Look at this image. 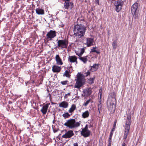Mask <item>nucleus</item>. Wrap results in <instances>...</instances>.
<instances>
[{"mask_svg":"<svg viewBox=\"0 0 146 146\" xmlns=\"http://www.w3.org/2000/svg\"><path fill=\"white\" fill-rule=\"evenodd\" d=\"M86 30V27L82 24H77L74 28V35L77 38H80L84 36Z\"/></svg>","mask_w":146,"mask_h":146,"instance_id":"1","label":"nucleus"},{"mask_svg":"<svg viewBox=\"0 0 146 146\" xmlns=\"http://www.w3.org/2000/svg\"><path fill=\"white\" fill-rule=\"evenodd\" d=\"M76 76L77 79L75 80L76 82L74 86V88L80 89L85 82V77L83 74L80 73H78Z\"/></svg>","mask_w":146,"mask_h":146,"instance_id":"2","label":"nucleus"},{"mask_svg":"<svg viewBox=\"0 0 146 146\" xmlns=\"http://www.w3.org/2000/svg\"><path fill=\"white\" fill-rule=\"evenodd\" d=\"M131 123V117L130 115H127L126 121L125 125L124 133L123 136V139H126L129 133Z\"/></svg>","mask_w":146,"mask_h":146,"instance_id":"3","label":"nucleus"},{"mask_svg":"<svg viewBox=\"0 0 146 146\" xmlns=\"http://www.w3.org/2000/svg\"><path fill=\"white\" fill-rule=\"evenodd\" d=\"M80 123L76 122L74 119H70L68 120L64 124V125L70 129H72L79 127Z\"/></svg>","mask_w":146,"mask_h":146,"instance_id":"4","label":"nucleus"},{"mask_svg":"<svg viewBox=\"0 0 146 146\" xmlns=\"http://www.w3.org/2000/svg\"><path fill=\"white\" fill-rule=\"evenodd\" d=\"M68 41L65 39L57 40V47L61 49L66 48L68 45Z\"/></svg>","mask_w":146,"mask_h":146,"instance_id":"5","label":"nucleus"},{"mask_svg":"<svg viewBox=\"0 0 146 146\" xmlns=\"http://www.w3.org/2000/svg\"><path fill=\"white\" fill-rule=\"evenodd\" d=\"M56 36V32L54 31L50 30L46 35V39L47 41L51 40Z\"/></svg>","mask_w":146,"mask_h":146,"instance_id":"6","label":"nucleus"},{"mask_svg":"<svg viewBox=\"0 0 146 146\" xmlns=\"http://www.w3.org/2000/svg\"><path fill=\"white\" fill-rule=\"evenodd\" d=\"M90 131L88 129V125H86L85 127L82 129L81 131L82 135L84 137H86L89 136L90 135Z\"/></svg>","mask_w":146,"mask_h":146,"instance_id":"7","label":"nucleus"},{"mask_svg":"<svg viewBox=\"0 0 146 146\" xmlns=\"http://www.w3.org/2000/svg\"><path fill=\"white\" fill-rule=\"evenodd\" d=\"M64 1V8L67 9H71L73 7V4L72 2H70V0H63Z\"/></svg>","mask_w":146,"mask_h":146,"instance_id":"8","label":"nucleus"},{"mask_svg":"<svg viewBox=\"0 0 146 146\" xmlns=\"http://www.w3.org/2000/svg\"><path fill=\"white\" fill-rule=\"evenodd\" d=\"M123 3L121 0L117 1H115V6L116 7V10L117 12H119L121 9Z\"/></svg>","mask_w":146,"mask_h":146,"instance_id":"9","label":"nucleus"},{"mask_svg":"<svg viewBox=\"0 0 146 146\" xmlns=\"http://www.w3.org/2000/svg\"><path fill=\"white\" fill-rule=\"evenodd\" d=\"M65 133L63 135L62 137L65 139L70 138L74 135L73 131L72 130H69L67 131L65 130Z\"/></svg>","mask_w":146,"mask_h":146,"instance_id":"10","label":"nucleus"},{"mask_svg":"<svg viewBox=\"0 0 146 146\" xmlns=\"http://www.w3.org/2000/svg\"><path fill=\"white\" fill-rule=\"evenodd\" d=\"M94 40V38H87L85 44L88 47L92 46L93 45Z\"/></svg>","mask_w":146,"mask_h":146,"instance_id":"11","label":"nucleus"},{"mask_svg":"<svg viewBox=\"0 0 146 146\" xmlns=\"http://www.w3.org/2000/svg\"><path fill=\"white\" fill-rule=\"evenodd\" d=\"M138 6V3H135L132 6L131 8V11L132 14L136 15L137 14V9Z\"/></svg>","mask_w":146,"mask_h":146,"instance_id":"12","label":"nucleus"},{"mask_svg":"<svg viewBox=\"0 0 146 146\" xmlns=\"http://www.w3.org/2000/svg\"><path fill=\"white\" fill-rule=\"evenodd\" d=\"M50 105V103L44 104L42 109L40 110L41 111L43 114H45L46 113L49 106Z\"/></svg>","mask_w":146,"mask_h":146,"instance_id":"13","label":"nucleus"},{"mask_svg":"<svg viewBox=\"0 0 146 146\" xmlns=\"http://www.w3.org/2000/svg\"><path fill=\"white\" fill-rule=\"evenodd\" d=\"M112 98L114 103L110 105V110H111V113H113L115 112V105L114 103L115 102V99L114 95Z\"/></svg>","mask_w":146,"mask_h":146,"instance_id":"14","label":"nucleus"},{"mask_svg":"<svg viewBox=\"0 0 146 146\" xmlns=\"http://www.w3.org/2000/svg\"><path fill=\"white\" fill-rule=\"evenodd\" d=\"M68 61L71 63L76 62L77 64V57L76 56H69L68 58Z\"/></svg>","mask_w":146,"mask_h":146,"instance_id":"15","label":"nucleus"},{"mask_svg":"<svg viewBox=\"0 0 146 146\" xmlns=\"http://www.w3.org/2000/svg\"><path fill=\"white\" fill-rule=\"evenodd\" d=\"M61 67L56 65H54L52 68V71L54 72H59L61 70Z\"/></svg>","mask_w":146,"mask_h":146,"instance_id":"16","label":"nucleus"},{"mask_svg":"<svg viewBox=\"0 0 146 146\" xmlns=\"http://www.w3.org/2000/svg\"><path fill=\"white\" fill-rule=\"evenodd\" d=\"M55 60L56 61V64L57 65H61L63 64V62L58 55H56Z\"/></svg>","mask_w":146,"mask_h":146,"instance_id":"17","label":"nucleus"},{"mask_svg":"<svg viewBox=\"0 0 146 146\" xmlns=\"http://www.w3.org/2000/svg\"><path fill=\"white\" fill-rule=\"evenodd\" d=\"M68 106V103L65 101H63L60 103L59 104V107L64 108H67Z\"/></svg>","mask_w":146,"mask_h":146,"instance_id":"18","label":"nucleus"},{"mask_svg":"<svg viewBox=\"0 0 146 146\" xmlns=\"http://www.w3.org/2000/svg\"><path fill=\"white\" fill-rule=\"evenodd\" d=\"M36 13L38 15H43L44 14V11L43 9L38 8L36 9Z\"/></svg>","mask_w":146,"mask_h":146,"instance_id":"19","label":"nucleus"},{"mask_svg":"<svg viewBox=\"0 0 146 146\" xmlns=\"http://www.w3.org/2000/svg\"><path fill=\"white\" fill-rule=\"evenodd\" d=\"M83 93L86 96H88L90 95L91 93V90L87 88L84 90L83 91Z\"/></svg>","mask_w":146,"mask_h":146,"instance_id":"20","label":"nucleus"},{"mask_svg":"<svg viewBox=\"0 0 146 146\" xmlns=\"http://www.w3.org/2000/svg\"><path fill=\"white\" fill-rule=\"evenodd\" d=\"M76 106L74 104L72 105L70 108L69 110L68 111L70 113H72L74 112V111L76 109Z\"/></svg>","mask_w":146,"mask_h":146,"instance_id":"21","label":"nucleus"},{"mask_svg":"<svg viewBox=\"0 0 146 146\" xmlns=\"http://www.w3.org/2000/svg\"><path fill=\"white\" fill-rule=\"evenodd\" d=\"M88 56H86L83 57H81L79 58L80 60L82 61L84 63H86L88 60Z\"/></svg>","mask_w":146,"mask_h":146,"instance_id":"22","label":"nucleus"},{"mask_svg":"<svg viewBox=\"0 0 146 146\" xmlns=\"http://www.w3.org/2000/svg\"><path fill=\"white\" fill-rule=\"evenodd\" d=\"M98 68V65L96 64H94L93 66H91L90 70L92 72L95 71H96Z\"/></svg>","mask_w":146,"mask_h":146,"instance_id":"23","label":"nucleus"},{"mask_svg":"<svg viewBox=\"0 0 146 146\" xmlns=\"http://www.w3.org/2000/svg\"><path fill=\"white\" fill-rule=\"evenodd\" d=\"M89 113L88 111H86L83 112L82 114V117L84 118H86L88 117L89 116Z\"/></svg>","mask_w":146,"mask_h":146,"instance_id":"24","label":"nucleus"},{"mask_svg":"<svg viewBox=\"0 0 146 146\" xmlns=\"http://www.w3.org/2000/svg\"><path fill=\"white\" fill-rule=\"evenodd\" d=\"M116 123V121H115L114 122V123L113 128L111 130V133L110 134V137H111L112 136V134L113 133V131H114L115 129V126ZM111 139V138H110V139Z\"/></svg>","mask_w":146,"mask_h":146,"instance_id":"25","label":"nucleus"},{"mask_svg":"<svg viewBox=\"0 0 146 146\" xmlns=\"http://www.w3.org/2000/svg\"><path fill=\"white\" fill-rule=\"evenodd\" d=\"M117 46V42L116 40L114 41L112 44V46L113 48L115 49L116 48Z\"/></svg>","mask_w":146,"mask_h":146,"instance_id":"26","label":"nucleus"},{"mask_svg":"<svg viewBox=\"0 0 146 146\" xmlns=\"http://www.w3.org/2000/svg\"><path fill=\"white\" fill-rule=\"evenodd\" d=\"M94 78H90L88 80V82L89 84H92L94 82Z\"/></svg>","mask_w":146,"mask_h":146,"instance_id":"27","label":"nucleus"},{"mask_svg":"<svg viewBox=\"0 0 146 146\" xmlns=\"http://www.w3.org/2000/svg\"><path fill=\"white\" fill-rule=\"evenodd\" d=\"M96 47H94L92 48L91 49L90 52H96V53L99 54L100 53V52L98 51H97L96 50Z\"/></svg>","mask_w":146,"mask_h":146,"instance_id":"28","label":"nucleus"},{"mask_svg":"<svg viewBox=\"0 0 146 146\" xmlns=\"http://www.w3.org/2000/svg\"><path fill=\"white\" fill-rule=\"evenodd\" d=\"M63 75L65 76L66 77H70V75L69 71L67 70H66Z\"/></svg>","mask_w":146,"mask_h":146,"instance_id":"29","label":"nucleus"},{"mask_svg":"<svg viewBox=\"0 0 146 146\" xmlns=\"http://www.w3.org/2000/svg\"><path fill=\"white\" fill-rule=\"evenodd\" d=\"M62 116L64 117L65 118H67L69 117L70 115L68 113L66 112L62 115Z\"/></svg>","mask_w":146,"mask_h":146,"instance_id":"30","label":"nucleus"},{"mask_svg":"<svg viewBox=\"0 0 146 146\" xmlns=\"http://www.w3.org/2000/svg\"><path fill=\"white\" fill-rule=\"evenodd\" d=\"M102 105L100 103V104H98V111L100 113L101 110V108H102Z\"/></svg>","mask_w":146,"mask_h":146,"instance_id":"31","label":"nucleus"},{"mask_svg":"<svg viewBox=\"0 0 146 146\" xmlns=\"http://www.w3.org/2000/svg\"><path fill=\"white\" fill-rule=\"evenodd\" d=\"M91 100L90 99H89L87 100L86 102L84 103L83 105L85 106H86L88 105V104L90 102H91Z\"/></svg>","mask_w":146,"mask_h":146,"instance_id":"32","label":"nucleus"},{"mask_svg":"<svg viewBox=\"0 0 146 146\" xmlns=\"http://www.w3.org/2000/svg\"><path fill=\"white\" fill-rule=\"evenodd\" d=\"M102 88H100L99 90V92L98 94V96L99 97L100 96V100L101 98L102 97Z\"/></svg>","mask_w":146,"mask_h":146,"instance_id":"33","label":"nucleus"},{"mask_svg":"<svg viewBox=\"0 0 146 146\" xmlns=\"http://www.w3.org/2000/svg\"><path fill=\"white\" fill-rule=\"evenodd\" d=\"M70 96V93H69L67 94H65L64 96V98H67L68 96Z\"/></svg>","mask_w":146,"mask_h":146,"instance_id":"34","label":"nucleus"},{"mask_svg":"<svg viewBox=\"0 0 146 146\" xmlns=\"http://www.w3.org/2000/svg\"><path fill=\"white\" fill-rule=\"evenodd\" d=\"M84 48H82L81 49V50L80 51V53L82 55V54L84 53Z\"/></svg>","mask_w":146,"mask_h":146,"instance_id":"35","label":"nucleus"},{"mask_svg":"<svg viewBox=\"0 0 146 146\" xmlns=\"http://www.w3.org/2000/svg\"><path fill=\"white\" fill-rule=\"evenodd\" d=\"M76 55H77L78 56L80 57H81V56H82V54H81L80 52H76Z\"/></svg>","mask_w":146,"mask_h":146,"instance_id":"36","label":"nucleus"},{"mask_svg":"<svg viewBox=\"0 0 146 146\" xmlns=\"http://www.w3.org/2000/svg\"><path fill=\"white\" fill-rule=\"evenodd\" d=\"M85 74H86V76H87L90 75V72L89 71H88L87 72L85 73Z\"/></svg>","mask_w":146,"mask_h":146,"instance_id":"37","label":"nucleus"},{"mask_svg":"<svg viewBox=\"0 0 146 146\" xmlns=\"http://www.w3.org/2000/svg\"><path fill=\"white\" fill-rule=\"evenodd\" d=\"M67 83V81H64L61 82V83L63 85H66Z\"/></svg>","mask_w":146,"mask_h":146,"instance_id":"38","label":"nucleus"},{"mask_svg":"<svg viewBox=\"0 0 146 146\" xmlns=\"http://www.w3.org/2000/svg\"><path fill=\"white\" fill-rule=\"evenodd\" d=\"M72 68V66H71L69 67V69H71ZM68 70H69V71L70 72H71L72 71V69L71 70L70 69H69L68 68Z\"/></svg>","mask_w":146,"mask_h":146,"instance_id":"39","label":"nucleus"},{"mask_svg":"<svg viewBox=\"0 0 146 146\" xmlns=\"http://www.w3.org/2000/svg\"><path fill=\"white\" fill-rule=\"evenodd\" d=\"M73 145L74 146H78V144L77 143H74Z\"/></svg>","mask_w":146,"mask_h":146,"instance_id":"40","label":"nucleus"},{"mask_svg":"<svg viewBox=\"0 0 146 146\" xmlns=\"http://www.w3.org/2000/svg\"><path fill=\"white\" fill-rule=\"evenodd\" d=\"M96 3L99 5V0H95Z\"/></svg>","mask_w":146,"mask_h":146,"instance_id":"41","label":"nucleus"},{"mask_svg":"<svg viewBox=\"0 0 146 146\" xmlns=\"http://www.w3.org/2000/svg\"><path fill=\"white\" fill-rule=\"evenodd\" d=\"M126 144L125 143H123L122 144V146H125Z\"/></svg>","mask_w":146,"mask_h":146,"instance_id":"42","label":"nucleus"},{"mask_svg":"<svg viewBox=\"0 0 146 146\" xmlns=\"http://www.w3.org/2000/svg\"><path fill=\"white\" fill-rule=\"evenodd\" d=\"M27 83H26V86H27Z\"/></svg>","mask_w":146,"mask_h":146,"instance_id":"43","label":"nucleus"},{"mask_svg":"<svg viewBox=\"0 0 146 146\" xmlns=\"http://www.w3.org/2000/svg\"><path fill=\"white\" fill-rule=\"evenodd\" d=\"M108 146H110V143H108Z\"/></svg>","mask_w":146,"mask_h":146,"instance_id":"44","label":"nucleus"},{"mask_svg":"<svg viewBox=\"0 0 146 146\" xmlns=\"http://www.w3.org/2000/svg\"><path fill=\"white\" fill-rule=\"evenodd\" d=\"M64 26V25H62V27H63V26Z\"/></svg>","mask_w":146,"mask_h":146,"instance_id":"45","label":"nucleus"}]
</instances>
